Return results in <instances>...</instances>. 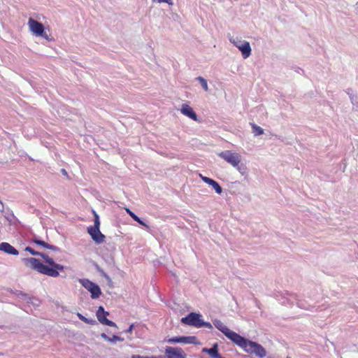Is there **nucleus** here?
I'll use <instances>...</instances> for the list:
<instances>
[{
	"label": "nucleus",
	"instance_id": "nucleus-1",
	"mask_svg": "<svg viewBox=\"0 0 358 358\" xmlns=\"http://www.w3.org/2000/svg\"><path fill=\"white\" fill-rule=\"evenodd\" d=\"M25 250L32 255L41 257L45 262L48 264L45 265L38 259L34 257L24 259V262L27 267L36 270L40 273L56 278L59 275V271H62L64 268L62 265L55 263L53 259L46 254L35 251L30 247H27Z\"/></svg>",
	"mask_w": 358,
	"mask_h": 358
},
{
	"label": "nucleus",
	"instance_id": "nucleus-2",
	"mask_svg": "<svg viewBox=\"0 0 358 358\" xmlns=\"http://www.w3.org/2000/svg\"><path fill=\"white\" fill-rule=\"evenodd\" d=\"M234 343L248 354L255 355L259 358H263L266 355V350L260 344L249 341L241 335L238 336Z\"/></svg>",
	"mask_w": 358,
	"mask_h": 358
},
{
	"label": "nucleus",
	"instance_id": "nucleus-3",
	"mask_svg": "<svg viewBox=\"0 0 358 358\" xmlns=\"http://www.w3.org/2000/svg\"><path fill=\"white\" fill-rule=\"evenodd\" d=\"M27 24L30 31L36 36H41L48 41H53V38L45 31V28L42 23L30 17Z\"/></svg>",
	"mask_w": 358,
	"mask_h": 358
},
{
	"label": "nucleus",
	"instance_id": "nucleus-4",
	"mask_svg": "<svg viewBox=\"0 0 358 358\" xmlns=\"http://www.w3.org/2000/svg\"><path fill=\"white\" fill-rule=\"evenodd\" d=\"M181 322L183 324L193 326L197 328L203 327L212 329L213 326L210 322H203L201 315L195 313H191L187 316L182 317Z\"/></svg>",
	"mask_w": 358,
	"mask_h": 358
},
{
	"label": "nucleus",
	"instance_id": "nucleus-5",
	"mask_svg": "<svg viewBox=\"0 0 358 358\" xmlns=\"http://www.w3.org/2000/svg\"><path fill=\"white\" fill-rule=\"evenodd\" d=\"M219 156L230 164L234 167H236L238 170V164L241 162V155L236 152H232L229 150L222 152L219 154Z\"/></svg>",
	"mask_w": 358,
	"mask_h": 358
},
{
	"label": "nucleus",
	"instance_id": "nucleus-6",
	"mask_svg": "<svg viewBox=\"0 0 358 358\" xmlns=\"http://www.w3.org/2000/svg\"><path fill=\"white\" fill-rule=\"evenodd\" d=\"M82 285L87 289L91 293V297L92 299H97L101 294L100 287L93 282L88 279L80 280Z\"/></svg>",
	"mask_w": 358,
	"mask_h": 358
},
{
	"label": "nucleus",
	"instance_id": "nucleus-7",
	"mask_svg": "<svg viewBox=\"0 0 358 358\" xmlns=\"http://www.w3.org/2000/svg\"><path fill=\"white\" fill-rule=\"evenodd\" d=\"M213 324L217 329H219L222 334H224V336H227L233 343L235 341V340L239 335L238 334L229 329L220 320H215L213 322Z\"/></svg>",
	"mask_w": 358,
	"mask_h": 358
},
{
	"label": "nucleus",
	"instance_id": "nucleus-8",
	"mask_svg": "<svg viewBox=\"0 0 358 358\" xmlns=\"http://www.w3.org/2000/svg\"><path fill=\"white\" fill-rule=\"evenodd\" d=\"M87 232L97 244L102 243L105 240V236L101 234L98 228L90 227L87 229Z\"/></svg>",
	"mask_w": 358,
	"mask_h": 358
},
{
	"label": "nucleus",
	"instance_id": "nucleus-9",
	"mask_svg": "<svg viewBox=\"0 0 358 358\" xmlns=\"http://www.w3.org/2000/svg\"><path fill=\"white\" fill-rule=\"evenodd\" d=\"M197 338L195 336H178L173 337L167 340L169 343H196Z\"/></svg>",
	"mask_w": 358,
	"mask_h": 358
},
{
	"label": "nucleus",
	"instance_id": "nucleus-10",
	"mask_svg": "<svg viewBox=\"0 0 358 358\" xmlns=\"http://www.w3.org/2000/svg\"><path fill=\"white\" fill-rule=\"evenodd\" d=\"M103 307L99 306L96 313V317H97L99 322L100 323H101L102 324L117 328V327L116 324L114 322L107 319V317H105V316L103 315Z\"/></svg>",
	"mask_w": 358,
	"mask_h": 358
},
{
	"label": "nucleus",
	"instance_id": "nucleus-11",
	"mask_svg": "<svg viewBox=\"0 0 358 358\" xmlns=\"http://www.w3.org/2000/svg\"><path fill=\"white\" fill-rule=\"evenodd\" d=\"M180 112L185 116H187L190 119L197 121V115L196 113L194 111L192 107H190L188 104L184 103L182 105L180 108Z\"/></svg>",
	"mask_w": 358,
	"mask_h": 358
},
{
	"label": "nucleus",
	"instance_id": "nucleus-12",
	"mask_svg": "<svg viewBox=\"0 0 358 358\" xmlns=\"http://www.w3.org/2000/svg\"><path fill=\"white\" fill-rule=\"evenodd\" d=\"M0 251H3L7 254L13 255H18L19 254L18 251L13 246L6 242L0 243Z\"/></svg>",
	"mask_w": 358,
	"mask_h": 358
},
{
	"label": "nucleus",
	"instance_id": "nucleus-13",
	"mask_svg": "<svg viewBox=\"0 0 358 358\" xmlns=\"http://www.w3.org/2000/svg\"><path fill=\"white\" fill-rule=\"evenodd\" d=\"M238 50L241 52L243 57L246 59L251 55V47L248 41H243L241 46H238Z\"/></svg>",
	"mask_w": 358,
	"mask_h": 358
},
{
	"label": "nucleus",
	"instance_id": "nucleus-14",
	"mask_svg": "<svg viewBox=\"0 0 358 358\" xmlns=\"http://www.w3.org/2000/svg\"><path fill=\"white\" fill-rule=\"evenodd\" d=\"M32 242L38 245H41V246L45 248H48V249L52 250L53 251L59 250V249L57 246L50 245L43 241L38 239L37 238H33Z\"/></svg>",
	"mask_w": 358,
	"mask_h": 358
},
{
	"label": "nucleus",
	"instance_id": "nucleus-15",
	"mask_svg": "<svg viewBox=\"0 0 358 358\" xmlns=\"http://www.w3.org/2000/svg\"><path fill=\"white\" fill-rule=\"evenodd\" d=\"M101 336L102 338H103L105 341H107L110 343H115L116 341H123L124 338H121L117 336H113L112 337H108L106 334L103 333L101 334Z\"/></svg>",
	"mask_w": 358,
	"mask_h": 358
},
{
	"label": "nucleus",
	"instance_id": "nucleus-16",
	"mask_svg": "<svg viewBox=\"0 0 358 358\" xmlns=\"http://www.w3.org/2000/svg\"><path fill=\"white\" fill-rule=\"evenodd\" d=\"M126 211L134 220L138 222L140 224H141L143 226L147 227V225L131 210H129V208H127Z\"/></svg>",
	"mask_w": 358,
	"mask_h": 358
},
{
	"label": "nucleus",
	"instance_id": "nucleus-17",
	"mask_svg": "<svg viewBox=\"0 0 358 358\" xmlns=\"http://www.w3.org/2000/svg\"><path fill=\"white\" fill-rule=\"evenodd\" d=\"M252 130L254 134L256 136H259L264 134V130L262 128H261L259 126L255 124H251Z\"/></svg>",
	"mask_w": 358,
	"mask_h": 358
},
{
	"label": "nucleus",
	"instance_id": "nucleus-18",
	"mask_svg": "<svg viewBox=\"0 0 358 358\" xmlns=\"http://www.w3.org/2000/svg\"><path fill=\"white\" fill-rule=\"evenodd\" d=\"M199 83H201L203 89L207 92L208 90V83H207V81L206 79H204L203 77H201V76H199L197 78H196Z\"/></svg>",
	"mask_w": 358,
	"mask_h": 358
},
{
	"label": "nucleus",
	"instance_id": "nucleus-19",
	"mask_svg": "<svg viewBox=\"0 0 358 358\" xmlns=\"http://www.w3.org/2000/svg\"><path fill=\"white\" fill-rule=\"evenodd\" d=\"M93 214H94V226H91V227H94V228L99 229V227H100V221H99V215H97V213L95 211H93Z\"/></svg>",
	"mask_w": 358,
	"mask_h": 358
},
{
	"label": "nucleus",
	"instance_id": "nucleus-20",
	"mask_svg": "<svg viewBox=\"0 0 358 358\" xmlns=\"http://www.w3.org/2000/svg\"><path fill=\"white\" fill-rule=\"evenodd\" d=\"M211 186L213 187V189L217 194H220L222 192V187L215 180L212 183Z\"/></svg>",
	"mask_w": 358,
	"mask_h": 358
},
{
	"label": "nucleus",
	"instance_id": "nucleus-21",
	"mask_svg": "<svg viewBox=\"0 0 358 358\" xmlns=\"http://www.w3.org/2000/svg\"><path fill=\"white\" fill-rule=\"evenodd\" d=\"M131 358H163L162 356H141L139 355H134Z\"/></svg>",
	"mask_w": 358,
	"mask_h": 358
},
{
	"label": "nucleus",
	"instance_id": "nucleus-22",
	"mask_svg": "<svg viewBox=\"0 0 358 358\" xmlns=\"http://www.w3.org/2000/svg\"><path fill=\"white\" fill-rule=\"evenodd\" d=\"M200 176L203 182H205L206 183H207L210 185H212V183L215 181L214 180H213L210 178L206 177V176H203L202 175H200Z\"/></svg>",
	"mask_w": 358,
	"mask_h": 358
},
{
	"label": "nucleus",
	"instance_id": "nucleus-23",
	"mask_svg": "<svg viewBox=\"0 0 358 358\" xmlns=\"http://www.w3.org/2000/svg\"><path fill=\"white\" fill-rule=\"evenodd\" d=\"M230 41L236 47L238 48V46H241V43L242 42L241 41H235L234 40H230Z\"/></svg>",
	"mask_w": 358,
	"mask_h": 358
},
{
	"label": "nucleus",
	"instance_id": "nucleus-24",
	"mask_svg": "<svg viewBox=\"0 0 358 358\" xmlns=\"http://www.w3.org/2000/svg\"><path fill=\"white\" fill-rule=\"evenodd\" d=\"M134 325L132 324L129 326V327L125 331L126 333H132Z\"/></svg>",
	"mask_w": 358,
	"mask_h": 358
},
{
	"label": "nucleus",
	"instance_id": "nucleus-25",
	"mask_svg": "<svg viewBox=\"0 0 358 358\" xmlns=\"http://www.w3.org/2000/svg\"><path fill=\"white\" fill-rule=\"evenodd\" d=\"M95 322H96V321L94 320L87 318V320L85 321V323L89 324H95Z\"/></svg>",
	"mask_w": 358,
	"mask_h": 358
},
{
	"label": "nucleus",
	"instance_id": "nucleus-26",
	"mask_svg": "<svg viewBox=\"0 0 358 358\" xmlns=\"http://www.w3.org/2000/svg\"><path fill=\"white\" fill-rule=\"evenodd\" d=\"M103 315L105 316V317H107V316L109 315V313L103 310Z\"/></svg>",
	"mask_w": 358,
	"mask_h": 358
},
{
	"label": "nucleus",
	"instance_id": "nucleus-27",
	"mask_svg": "<svg viewBox=\"0 0 358 358\" xmlns=\"http://www.w3.org/2000/svg\"><path fill=\"white\" fill-rule=\"evenodd\" d=\"M62 173L64 175H65V176H66V175H67V172H66V171L65 169H62Z\"/></svg>",
	"mask_w": 358,
	"mask_h": 358
},
{
	"label": "nucleus",
	"instance_id": "nucleus-28",
	"mask_svg": "<svg viewBox=\"0 0 358 358\" xmlns=\"http://www.w3.org/2000/svg\"><path fill=\"white\" fill-rule=\"evenodd\" d=\"M77 316H78V317L80 320H81V318H82V317H83V315L82 314H80V313H77Z\"/></svg>",
	"mask_w": 358,
	"mask_h": 358
},
{
	"label": "nucleus",
	"instance_id": "nucleus-29",
	"mask_svg": "<svg viewBox=\"0 0 358 358\" xmlns=\"http://www.w3.org/2000/svg\"><path fill=\"white\" fill-rule=\"evenodd\" d=\"M80 320L85 322V321L87 320V317H85V316H83Z\"/></svg>",
	"mask_w": 358,
	"mask_h": 358
},
{
	"label": "nucleus",
	"instance_id": "nucleus-30",
	"mask_svg": "<svg viewBox=\"0 0 358 358\" xmlns=\"http://www.w3.org/2000/svg\"><path fill=\"white\" fill-rule=\"evenodd\" d=\"M0 203H1V205H3V203H2V201H1V200H0Z\"/></svg>",
	"mask_w": 358,
	"mask_h": 358
},
{
	"label": "nucleus",
	"instance_id": "nucleus-31",
	"mask_svg": "<svg viewBox=\"0 0 358 358\" xmlns=\"http://www.w3.org/2000/svg\"><path fill=\"white\" fill-rule=\"evenodd\" d=\"M287 358H290V357H287Z\"/></svg>",
	"mask_w": 358,
	"mask_h": 358
}]
</instances>
